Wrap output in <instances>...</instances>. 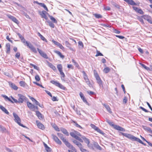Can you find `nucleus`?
Masks as SVG:
<instances>
[{"instance_id": "obj_19", "label": "nucleus", "mask_w": 152, "mask_h": 152, "mask_svg": "<svg viewBox=\"0 0 152 152\" xmlns=\"http://www.w3.org/2000/svg\"><path fill=\"white\" fill-rule=\"evenodd\" d=\"M9 86L14 90H16L18 88V87L14 84L11 82H9Z\"/></svg>"}, {"instance_id": "obj_10", "label": "nucleus", "mask_w": 152, "mask_h": 152, "mask_svg": "<svg viewBox=\"0 0 152 152\" xmlns=\"http://www.w3.org/2000/svg\"><path fill=\"white\" fill-rule=\"evenodd\" d=\"M28 47L34 53H37V51L36 48L31 43H30L29 44H28Z\"/></svg>"}, {"instance_id": "obj_58", "label": "nucleus", "mask_w": 152, "mask_h": 152, "mask_svg": "<svg viewBox=\"0 0 152 152\" xmlns=\"http://www.w3.org/2000/svg\"><path fill=\"white\" fill-rule=\"evenodd\" d=\"M75 139L79 140V141H80V142H83V140L82 139H81L80 137H78L77 136L75 138Z\"/></svg>"}, {"instance_id": "obj_53", "label": "nucleus", "mask_w": 152, "mask_h": 152, "mask_svg": "<svg viewBox=\"0 0 152 152\" xmlns=\"http://www.w3.org/2000/svg\"><path fill=\"white\" fill-rule=\"evenodd\" d=\"M35 78L36 80L37 81H39L40 80V78L39 76L38 75H37L35 76Z\"/></svg>"}, {"instance_id": "obj_21", "label": "nucleus", "mask_w": 152, "mask_h": 152, "mask_svg": "<svg viewBox=\"0 0 152 152\" xmlns=\"http://www.w3.org/2000/svg\"><path fill=\"white\" fill-rule=\"evenodd\" d=\"M6 48L7 49L6 53L9 54L10 53V45L9 43H7L6 44Z\"/></svg>"}, {"instance_id": "obj_41", "label": "nucleus", "mask_w": 152, "mask_h": 152, "mask_svg": "<svg viewBox=\"0 0 152 152\" xmlns=\"http://www.w3.org/2000/svg\"><path fill=\"white\" fill-rule=\"evenodd\" d=\"M47 22L48 23L49 26L52 28L54 27V24L50 21H47Z\"/></svg>"}, {"instance_id": "obj_27", "label": "nucleus", "mask_w": 152, "mask_h": 152, "mask_svg": "<svg viewBox=\"0 0 152 152\" xmlns=\"http://www.w3.org/2000/svg\"><path fill=\"white\" fill-rule=\"evenodd\" d=\"M54 52L57 54L62 59L64 58V56L62 55L60 51L57 50H54Z\"/></svg>"}, {"instance_id": "obj_55", "label": "nucleus", "mask_w": 152, "mask_h": 152, "mask_svg": "<svg viewBox=\"0 0 152 152\" xmlns=\"http://www.w3.org/2000/svg\"><path fill=\"white\" fill-rule=\"evenodd\" d=\"M140 108L146 113H148L149 112L148 111V110H146V109H145V108H144L143 107H140Z\"/></svg>"}, {"instance_id": "obj_5", "label": "nucleus", "mask_w": 152, "mask_h": 152, "mask_svg": "<svg viewBox=\"0 0 152 152\" xmlns=\"http://www.w3.org/2000/svg\"><path fill=\"white\" fill-rule=\"evenodd\" d=\"M18 102L19 103H22L24 101L27 100V98L21 94H18Z\"/></svg>"}, {"instance_id": "obj_4", "label": "nucleus", "mask_w": 152, "mask_h": 152, "mask_svg": "<svg viewBox=\"0 0 152 152\" xmlns=\"http://www.w3.org/2000/svg\"><path fill=\"white\" fill-rule=\"evenodd\" d=\"M94 75L97 80V83L99 84V87H102L103 88L102 81L98 74L97 72H94Z\"/></svg>"}, {"instance_id": "obj_22", "label": "nucleus", "mask_w": 152, "mask_h": 152, "mask_svg": "<svg viewBox=\"0 0 152 152\" xmlns=\"http://www.w3.org/2000/svg\"><path fill=\"white\" fill-rule=\"evenodd\" d=\"M102 105L105 107L107 111L110 113H112V111L110 107L108 105H107L105 104H102Z\"/></svg>"}, {"instance_id": "obj_35", "label": "nucleus", "mask_w": 152, "mask_h": 152, "mask_svg": "<svg viewBox=\"0 0 152 152\" xmlns=\"http://www.w3.org/2000/svg\"><path fill=\"white\" fill-rule=\"evenodd\" d=\"M38 35L40 37V38L42 40L47 42L46 39H45V38L39 32H38L37 33Z\"/></svg>"}, {"instance_id": "obj_30", "label": "nucleus", "mask_w": 152, "mask_h": 152, "mask_svg": "<svg viewBox=\"0 0 152 152\" xmlns=\"http://www.w3.org/2000/svg\"><path fill=\"white\" fill-rule=\"evenodd\" d=\"M61 131L65 134L66 136H69V134L67 132V131L64 128H61Z\"/></svg>"}, {"instance_id": "obj_8", "label": "nucleus", "mask_w": 152, "mask_h": 152, "mask_svg": "<svg viewBox=\"0 0 152 152\" xmlns=\"http://www.w3.org/2000/svg\"><path fill=\"white\" fill-rule=\"evenodd\" d=\"M1 96L3 97H4L5 99H7L9 101L11 102L12 103H13L14 102L12 101L10 98H9L8 96H7L6 95H4L3 94L1 95ZM11 97L12 99L14 101V102L15 103H18V100L17 99H15L14 97H13L12 96H11Z\"/></svg>"}, {"instance_id": "obj_9", "label": "nucleus", "mask_w": 152, "mask_h": 152, "mask_svg": "<svg viewBox=\"0 0 152 152\" xmlns=\"http://www.w3.org/2000/svg\"><path fill=\"white\" fill-rule=\"evenodd\" d=\"M53 139L57 144L61 145V141L58 139V137L54 134H52L51 135Z\"/></svg>"}, {"instance_id": "obj_57", "label": "nucleus", "mask_w": 152, "mask_h": 152, "mask_svg": "<svg viewBox=\"0 0 152 152\" xmlns=\"http://www.w3.org/2000/svg\"><path fill=\"white\" fill-rule=\"evenodd\" d=\"M33 83L34 84H35L37 85V86H40L41 87H42V88H44V87L42 86V85L39 84V83H37V82H33Z\"/></svg>"}, {"instance_id": "obj_61", "label": "nucleus", "mask_w": 152, "mask_h": 152, "mask_svg": "<svg viewBox=\"0 0 152 152\" xmlns=\"http://www.w3.org/2000/svg\"><path fill=\"white\" fill-rule=\"evenodd\" d=\"M80 149L82 152H89L87 150L83 148V147Z\"/></svg>"}, {"instance_id": "obj_59", "label": "nucleus", "mask_w": 152, "mask_h": 152, "mask_svg": "<svg viewBox=\"0 0 152 152\" xmlns=\"http://www.w3.org/2000/svg\"><path fill=\"white\" fill-rule=\"evenodd\" d=\"M20 53L18 52H17L15 55V56L16 58H17L19 59V58L20 56Z\"/></svg>"}, {"instance_id": "obj_15", "label": "nucleus", "mask_w": 152, "mask_h": 152, "mask_svg": "<svg viewBox=\"0 0 152 152\" xmlns=\"http://www.w3.org/2000/svg\"><path fill=\"white\" fill-rule=\"evenodd\" d=\"M84 79L85 80L86 83L90 87L92 86V85L89 81V79H88L87 76L86 75L84 77Z\"/></svg>"}, {"instance_id": "obj_32", "label": "nucleus", "mask_w": 152, "mask_h": 152, "mask_svg": "<svg viewBox=\"0 0 152 152\" xmlns=\"http://www.w3.org/2000/svg\"><path fill=\"white\" fill-rule=\"evenodd\" d=\"M60 75H61V80L65 82V80H64V77H65V75L64 73L63 72H60Z\"/></svg>"}, {"instance_id": "obj_20", "label": "nucleus", "mask_w": 152, "mask_h": 152, "mask_svg": "<svg viewBox=\"0 0 152 152\" xmlns=\"http://www.w3.org/2000/svg\"><path fill=\"white\" fill-rule=\"evenodd\" d=\"M73 142L75 144L80 148V149L83 147V145L80 142L76 141V140H74L73 141Z\"/></svg>"}, {"instance_id": "obj_47", "label": "nucleus", "mask_w": 152, "mask_h": 152, "mask_svg": "<svg viewBox=\"0 0 152 152\" xmlns=\"http://www.w3.org/2000/svg\"><path fill=\"white\" fill-rule=\"evenodd\" d=\"M97 53L95 56H103V55L99 51L97 50Z\"/></svg>"}, {"instance_id": "obj_42", "label": "nucleus", "mask_w": 152, "mask_h": 152, "mask_svg": "<svg viewBox=\"0 0 152 152\" xmlns=\"http://www.w3.org/2000/svg\"><path fill=\"white\" fill-rule=\"evenodd\" d=\"M53 127L56 131L57 132H59L60 131L59 128H58V126L56 125L55 124L54 125H53Z\"/></svg>"}, {"instance_id": "obj_36", "label": "nucleus", "mask_w": 152, "mask_h": 152, "mask_svg": "<svg viewBox=\"0 0 152 152\" xmlns=\"http://www.w3.org/2000/svg\"><path fill=\"white\" fill-rule=\"evenodd\" d=\"M19 84L21 86L23 87H25L27 85L26 84L24 81H20Z\"/></svg>"}, {"instance_id": "obj_24", "label": "nucleus", "mask_w": 152, "mask_h": 152, "mask_svg": "<svg viewBox=\"0 0 152 152\" xmlns=\"http://www.w3.org/2000/svg\"><path fill=\"white\" fill-rule=\"evenodd\" d=\"M29 98L37 105H39V103L33 97L28 96Z\"/></svg>"}, {"instance_id": "obj_50", "label": "nucleus", "mask_w": 152, "mask_h": 152, "mask_svg": "<svg viewBox=\"0 0 152 152\" xmlns=\"http://www.w3.org/2000/svg\"><path fill=\"white\" fill-rule=\"evenodd\" d=\"M91 126L92 128L95 129L96 131L97 130V129L98 128V127L96 126L95 125L93 124H91Z\"/></svg>"}, {"instance_id": "obj_13", "label": "nucleus", "mask_w": 152, "mask_h": 152, "mask_svg": "<svg viewBox=\"0 0 152 152\" xmlns=\"http://www.w3.org/2000/svg\"><path fill=\"white\" fill-rule=\"evenodd\" d=\"M81 138L83 139L85 143L87 144L88 146L90 148L91 147L90 145H89L90 141L89 139L84 136H82Z\"/></svg>"}, {"instance_id": "obj_37", "label": "nucleus", "mask_w": 152, "mask_h": 152, "mask_svg": "<svg viewBox=\"0 0 152 152\" xmlns=\"http://www.w3.org/2000/svg\"><path fill=\"white\" fill-rule=\"evenodd\" d=\"M143 128L145 130L148 131V132H150L151 131V128L148 127H147L146 126H143Z\"/></svg>"}, {"instance_id": "obj_11", "label": "nucleus", "mask_w": 152, "mask_h": 152, "mask_svg": "<svg viewBox=\"0 0 152 152\" xmlns=\"http://www.w3.org/2000/svg\"><path fill=\"white\" fill-rule=\"evenodd\" d=\"M37 50L40 54L42 57L46 59L48 58V56L45 53L38 48H37Z\"/></svg>"}, {"instance_id": "obj_46", "label": "nucleus", "mask_w": 152, "mask_h": 152, "mask_svg": "<svg viewBox=\"0 0 152 152\" xmlns=\"http://www.w3.org/2000/svg\"><path fill=\"white\" fill-rule=\"evenodd\" d=\"M70 135L71 136H72V137H73L75 139L77 136V135H76V134L74 132H71L70 133Z\"/></svg>"}, {"instance_id": "obj_28", "label": "nucleus", "mask_w": 152, "mask_h": 152, "mask_svg": "<svg viewBox=\"0 0 152 152\" xmlns=\"http://www.w3.org/2000/svg\"><path fill=\"white\" fill-rule=\"evenodd\" d=\"M54 52L57 54L62 59L64 58V56L62 55L60 51L57 50H54Z\"/></svg>"}, {"instance_id": "obj_17", "label": "nucleus", "mask_w": 152, "mask_h": 152, "mask_svg": "<svg viewBox=\"0 0 152 152\" xmlns=\"http://www.w3.org/2000/svg\"><path fill=\"white\" fill-rule=\"evenodd\" d=\"M46 13V11H43L42 12H40V15L41 16L42 18H45L46 20H47L48 19V17L45 15Z\"/></svg>"}, {"instance_id": "obj_6", "label": "nucleus", "mask_w": 152, "mask_h": 152, "mask_svg": "<svg viewBox=\"0 0 152 152\" xmlns=\"http://www.w3.org/2000/svg\"><path fill=\"white\" fill-rule=\"evenodd\" d=\"M50 82L51 83L54 85L58 87L61 89H62L63 90H65V89L66 88L57 81H55L54 80H51L50 81Z\"/></svg>"}, {"instance_id": "obj_40", "label": "nucleus", "mask_w": 152, "mask_h": 152, "mask_svg": "<svg viewBox=\"0 0 152 152\" xmlns=\"http://www.w3.org/2000/svg\"><path fill=\"white\" fill-rule=\"evenodd\" d=\"M94 16L97 18H102V16L99 14H94Z\"/></svg>"}, {"instance_id": "obj_39", "label": "nucleus", "mask_w": 152, "mask_h": 152, "mask_svg": "<svg viewBox=\"0 0 152 152\" xmlns=\"http://www.w3.org/2000/svg\"><path fill=\"white\" fill-rule=\"evenodd\" d=\"M39 5H40L41 6L43 7L47 11H48V10L46 7V6L45 4L44 3H40L39 4Z\"/></svg>"}, {"instance_id": "obj_62", "label": "nucleus", "mask_w": 152, "mask_h": 152, "mask_svg": "<svg viewBox=\"0 0 152 152\" xmlns=\"http://www.w3.org/2000/svg\"><path fill=\"white\" fill-rule=\"evenodd\" d=\"M45 92H46V93L48 94V95L49 96H50V97H52V96L51 94V93L49 91H47V90H45Z\"/></svg>"}, {"instance_id": "obj_2", "label": "nucleus", "mask_w": 152, "mask_h": 152, "mask_svg": "<svg viewBox=\"0 0 152 152\" xmlns=\"http://www.w3.org/2000/svg\"><path fill=\"white\" fill-rule=\"evenodd\" d=\"M13 116L15 118L14 120L19 126H21L23 128H27V127L20 123L21 120L20 117L18 116L17 114L15 113H13Z\"/></svg>"}, {"instance_id": "obj_49", "label": "nucleus", "mask_w": 152, "mask_h": 152, "mask_svg": "<svg viewBox=\"0 0 152 152\" xmlns=\"http://www.w3.org/2000/svg\"><path fill=\"white\" fill-rule=\"evenodd\" d=\"M30 65L31 66H32L35 69H36L37 70H39V68L37 66L35 65H34L32 64H30Z\"/></svg>"}, {"instance_id": "obj_63", "label": "nucleus", "mask_w": 152, "mask_h": 152, "mask_svg": "<svg viewBox=\"0 0 152 152\" xmlns=\"http://www.w3.org/2000/svg\"><path fill=\"white\" fill-rule=\"evenodd\" d=\"M116 37L120 39H123L124 38V36L120 35H116Z\"/></svg>"}, {"instance_id": "obj_7", "label": "nucleus", "mask_w": 152, "mask_h": 152, "mask_svg": "<svg viewBox=\"0 0 152 152\" xmlns=\"http://www.w3.org/2000/svg\"><path fill=\"white\" fill-rule=\"evenodd\" d=\"M109 124L113 127L115 129L117 130L122 132H124L125 131V129L122 127L118 125H114L113 122H111Z\"/></svg>"}, {"instance_id": "obj_64", "label": "nucleus", "mask_w": 152, "mask_h": 152, "mask_svg": "<svg viewBox=\"0 0 152 152\" xmlns=\"http://www.w3.org/2000/svg\"><path fill=\"white\" fill-rule=\"evenodd\" d=\"M17 34L19 36V38L21 40L22 39H23L24 37H23L20 33H17Z\"/></svg>"}, {"instance_id": "obj_56", "label": "nucleus", "mask_w": 152, "mask_h": 152, "mask_svg": "<svg viewBox=\"0 0 152 152\" xmlns=\"http://www.w3.org/2000/svg\"><path fill=\"white\" fill-rule=\"evenodd\" d=\"M52 42L55 45L58 46V45H59L60 43L58 42L55 41L54 40H52Z\"/></svg>"}, {"instance_id": "obj_43", "label": "nucleus", "mask_w": 152, "mask_h": 152, "mask_svg": "<svg viewBox=\"0 0 152 152\" xmlns=\"http://www.w3.org/2000/svg\"><path fill=\"white\" fill-rule=\"evenodd\" d=\"M78 46L80 47V48H83V42L81 41H79L78 42Z\"/></svg>"}, {"instance_id": "obj_3", "label": "nucleus", "mask_w": 152, "mask_h": 152, "mask_svg": "<svg viewBox=\"0 0 152 152\" xmlns=\"http://www.w3.org/2000/svg\"><path fill=\"white\" fill-rule=\"evenodd\" d=\"M121 133L123 136L133 141H136V140H137L140 141V140L138 139V138L134 136L131 134L125 133L123 132H121Z\"/></svg>"}, {"instance_id": "obj_29", "label": "nucleus", "mask_w": 152, "mask_h": 152, "mask_svg": "<svg viewBox=\"0 0 152 152\" xmlns=\"http://www.w3.org/2000/svg\"><path fill=\"white\" fill-rule=\"evenodd\" d=\"M9 17L15 23L17 24L18 23V21L15 18L11 15H10Z\"/></svg>"}, {"instance_id": "obj_48", "label": "nucleus", "mask_w": 152, "mask_h": 152, "mask_svg": "<svg viewBox=\"0 0 152 152\" xmlns=\"http://www.w3.org/2000/svg\"><path fill=\"white\" fill-rule=\"evenodd\" d=\"M112 5L114 6L115 7L117 8H120V6L118 5V4H117L115 3H113L112 4Z\"/></svg>"}, {"instance_id": "obj_44", "label": "nucleus", "mask_w": 152, "mask_h": 152, "mask_svg": "<svg viewBox=\"0 0 152 152\" xmlns=\"http://www.w3.org/2000/svg\"><path fill=\"white\" fill-rule=\"evenodd\" d=\"M21 41L22 42H23V43H26L27 46H28V44H30V43H28L27 41L24 38L22 39H21Z\"/></svg>"}, {"instance_id": "obj_54", "label": "nucleus", "mask_w": 152, "mask_h": 152, "mask_svg": "<svg viewBox=\"0 0 152 152\" xmlns=\"http://www.w3.org/2000/svg\"><path fill=\"white\" fill-rule=\"evenodd\" d=\"M81 99L83 100V102H85L87 104L89 105L88 103V102L86 100V99L85 97L84 96Z\"/></svg>"}, {"instance_id": "obj_52", "label": "nucleus", "mask_w": 152, "mask_h": 152, "mask_svg": "<svg viewBox=\"0 0 152 152\" xmlns=\"http://www.w3.org/2000/svg\"><path fill=\"white\" fill-rule=\"evenodd\" d=\"M96 131H97L100 134H101L103 135L104 134V133L102 131L100 130L98 128L97 129V130H96Z\"/></svg>"}, {"instance_id": "obj_26", "label": "nucleus", "mask_w": 152, "mask_h": 152, "mask_svg": "<svg viewBox=\"0 0 152 152\" xmlns=\"http://www.w3.org/2000/svg\"><path fill=\"white\" fill-rule=\"evenodd\" d=\"M54 52L57 54L62 59L64 58V56L62 55L60 51L57 50H54Z\"/></svg>"}, {"instance_id": "obj_1", "label": "nucleus", "mask_w": 152, "mask_h": 152, "mask_svg": "<svg viewBox=\"0 0 152 152\" xmlns=\"http://www.w3.org/2000/svg\"><path fill=\"white\" fill-rule=\"evenodd\" d=\"M58 136L61 138V139L62 140L63 142L64 143L65 145L69 148L72 149V150L76 151V150L75 148L71 145L65 139L63 135L59 133H57Z\"/></svg>"}, {"instance_id": "obj_33", "label": "nucleus", "mask_w": 152, "mask_h": 152, "mask_svg": "<svg viewBox=\"0 0 152 152\" xmlns=\"http://www.w3.org/2000/svg\"><path fill=\"white\" fill-rule=\"evenodd\" d=\"M128 4L132 5H136V4L132 0H127L126 1Z\"/></svg>"}, {"instance_id": "obj_12", "label": "nucleus", "mask_w": 152, "mask_h": 152, "mask_svg": "<svg viewBox=\"0 0 152 152\" xmlns=\"http://www.w3.org/2000/svg\"><path fill=\"white\" fill-rule=\"evenodd\" d=\"M36 123L38 127L42 130H44L45 129V127L39 121H36Z\"/></svg>"}, {"instance_id": "obj_51", "label": "nucleus", "mask_w": 152, "mask_h": 152, "mask_svg": "<svg viewBox=\"0 0 152 152\" xmlns=\"http://www.w3.org/2000/svg\"><path fill=\"white\" fill-rule=\"evenodd\" d=\"M138 19L139 20L142 24H144V22L142 19V16L140 17H139L138 18Z\"/></svg>"}, {"instance_id": "obj_16", "label": "nucleus", "mask_w": 152, "mask_h": 152, "mask_svg": "<svg viewBox=\"0 0 152 152\" xmlns=\"http://www.w3.org/2000/svg\"><path fill=\"white\" fill-rule=\"evenodd\" d=\"M27 104L28 107L31 109H32L34 111L35 106L32 104L31 103L27 102Z\"/></svg>"}, {"instance_id": "obj_45", "label": "nucleus", "mask_w": 152, "mask_h": 152, "mask_svg": "<svg viewBox=\"0 0 152 152\" xmlns=\"http://www.w3.org/2000/svg\"><path fill=\"white\" fill-rule=\"evenodd\" d=\"M142 18H144V19L148 21V19L150 18V17L147 15H143L142 16Z\"/></svg>"}, {"instance_id": "obj_31", "label": "nucleus", "mask_w": 152, "mask_h": 152, "mask_svg": "<svg viewBox=\"0 0 152 152\" xmlns=\"http://www.w3.org/2000/svg\"><path fill=\"white\" fill-rule=\"evenodd\" d=\"M57 68L60 72H63L62 66L61 64H58L57 65Z\"/></svg>"}, {"instance_id": "obj_25", "label": "nucleus", "mask_w": 152, "mask_h": 152, "mask_svg": "<svg viewBox=\"0 0 152 152\" xmlns=\"http://www.w3.org/2000/svg\"><path fill=\"white\" fill-rule=\"evenodd\" d=\"M0 109L4 112L7 114H9V112L2 105H0Z\"/></svg>"}, {"instance_id": "obj_18", "label": "nucleus", "mask_w": 152, "mask_h": 152, "mask_svg": "<svg viewBox=\"0 0 152 152\" xmlns=\"http://www.w3.org/2000/svg\"><path fill=\"white\" fill-rule=\"evenodd\" d=\"M36 115L39 119H42L43 116L39 111H36Z\"/></svg>"}, {"instance_id": "obj_14", "label": "nucleus", "mask_w": 152, "mask_h": 152, "mask_svg": "<svg viewBox=\"0 0 152 152\" xmlns=\"http://www.w3.org/2000/svg\"><path fill=\"white\" fill-rule=\"evenodd\" d=\"M133 8L135 11L139 13L140 14H144V12L141 9H139L135 7H133Z\"/></svg>"}, {"instance_id": "obj_34", "label": "nucleus", "mask_w": 152, "mask_h": 152, "mask_svg": "<svg viewBox=\"0 0 152 152\" xmlns=\"http://www.w3.org/2000/svg\"><path fill=\"white\" fill-rule=\"evenodd\" d=\"M49 17L50 18V20L53 22V23H57V21L56 19L52 16L49 15Z\"/></svg>"}, {"instance_id": "obj_60", "label": "nucleus", "mask_w": 152, "mask_h": 152, "mask_svg": "<svg viewBox=\"0 0 152 152\" xmlns=\"http://www.w3.org/2000/svg\"><path fill=\"white\" fill-rule=\"evenodd\" d=\"M74 132L75 133L76 135H77V136H79L82 137V136L78 132L76 131H74Z\"/></svg>"}, {"instance_id": "obj_23", "label": "nucleus", "mask_w": 152, "mask_h": 152, "mask_svg": "<svg viewBox=\"0 0 152 152\" xmlns=\"http://www.w3.org/2000/svg\"><path fill=\"white\" fill-rule=\"evenodd\" d=\"M48 66L52 69H53V71H56V67L54 66L52 63L48 62Z\"/></svg>"}, {"instance_id": "obj_38", "label": "nucleus", "mask_w": 152, "mask_h": 152, "mask_svg": "<svg viewBox=\"0 0 152 152\" xmlns=\"http://www.w3.org/2000/svg\"><path fill=\"white\" fill-rule=\"evenodd\" d=\"M110 70V69L108 67H107L103 69V72L105 73H107Z\"/></svg>"}]
</instances>
